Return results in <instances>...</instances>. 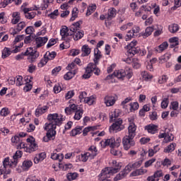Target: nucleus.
<instances>
[{
    "instance_id": "nucleus-41",
    "label": "nucleus",
    "mask_w": 181,
    "mask_h": 181,
    "mask_svg": "<svg viewBox=\"0 0 181 181\" xmlns=\"http://www.w3.org/2000/svg\"><path fill=\"white\" fill-rule=\"evenodd\" d=\"M175 148H176V144L172 143L164 149V152L167 153L173 152V151H175Z\"/></svg>"
},
{
    "instance_id": "nucleus-40",
    "label": "nucleus",
    "mask_w": 181,
    "mask_h": 181,
    "mask_svg": "<svg viewBox=\"0 0 181 181\" xmlns=\"http://www.w3.org/2000/svg\"><path fill=\"white\" fill-rule=\"evenodd\" d=\"M153 26L147 27L145 30V33L143 34L144 37H148V36H151L152 33L153 32Z\"/></svg>"
},
{
    "instance_id": "nucleus-56",
    "label": "nucleus",
    "mask_w": 181,
    "mask_h": 181,
    "mask_svg": "<svg viewBox=\"0 0 181 181\" xmlns=\"http://www.w3.org/2000/svg\"><path fill=\"white\" fill-rule=\"evenodd\" d=\"M25 28H26V23L25 21L20 22L16 27V28L18 29L19 32L23 30Z\"/></svg>"
},
{
    "instance_id": "nucleus-18",
    "label": "nucleus",
    "mask_w": 181,
    "mask_h": 181,
    "mask_svg": "<svg viewBox=\"0 0 181 181\" xmlns=\"http://www.w3.org/2000/svg\"><path fill=\"white\" fill-rule=\"evenodd\" d=\"M111 175L112 174H111L108 170L104 168L99 175V181H111V180H110Z\"/></svg>"
},
{
    "instance_id": "nucleus-21",
    "label": "nucleus",
    "mask_w": 181,
    "mask_h": 181,
    "mask_svg": "<svg viewBox=\"0 0 181 181\" xmlns=\"http://www.w3.org/2000/svg\"><path fill=\"white\" fill-rule=\"evenodd\" d=\"M49 40L47 37H38L35 39L36 47H42V46H45L46 43Z\"/></svg>"
},
{
    "instance_id": "nucleus-2",
    "label": "nucleus",
    "mask_w": 181,
    "mask_h": 181,
    "mask_svg": "<svg viewBox=\"0 0 181 181\" xmlns=\"http://www.w3.org/2000/svg\"><path fill=\"white\" fill-rule=\"evenodd\" d=\"M24 56H28V59L32 63L39 57V52L32 47H28L25 53L17 55L16 57V60H22Z\"/></svg>"
},
{
    "instance_id": "nucleus-28",
    "label": "nucleus",
    "mask_w": 181,
    "mask_h": 181,
    "mask_svg": "<svg viewBox=\"0 0 181 181\" xmlns=\"http://www.w3.org/2000/svg\"><path fill=\"white\" fill-rule=\"evenodd\" d=\"M89 158L90 159H91V156H90V154L86 152L77 156V160H78L79 162H87Z\"/></svg>"
},
{
    "instance_id": "nucleus-19",
    "label": "nucleus",
    "mask_w": 181,
    "mask_h": 181,
    "mask_svg": "<svg viewBox=\"0 0 181 181\" xmlns=\"http://www.w3.org/2000/svg\"><path fill=\"white\" fill-rule=\"evenodd\" d=\"M32 8H23V12H24L25 18L26 19L32 20L36 16V12L35 11H31Z\"/></svg>"
},
{
    "instance_id": "nucleus-48",
    "label": "nucleus",
    "mask_w": 181,
    "mask_h": 181,
    "mask_svg": "<svg viewBox=\"0 0 181 181\" xmlns=\"http://www.w3.org/2000/svg\"><path fill=\"white\" fill-rule=\"evenodd\" d=\"M95 129H97V127H95V126L86 127L83 131V134L84 136H86V135H87V134H88V132H90V131H95Z\"/></svg>"
},
{
    "instance_id": "nucleus-46",
    "label": "nucleus",
    "mask_w": 181,
    "mask_h": 181,
    "mask_svg": "<svg viewBox=\"0 0 181 181\" xmlns=\"http://www.w3.org/2000/svg\"><path fill=\"white\" fill-rule=\"evenodd\" d=\"M124 72H125V77H127V78L129 80V78H131L133 76L132 69L127 67L125 69Z\"/></svg>"
},
{
    "instance_id": "nucleus-34",
    "label": "nucleus",
    "mask_w": 181,
    "mask_h": 181,
    "mask_svg": "<svg viewBox=\"0 0 181 181\" xmlns=\"http://www.w3.org/2000/svg\"><path fill=\"white\" fill-rule=\"evenodd\" d=\"M141 74L144 81H149V80H152V75L149 74L146 71H141Z\"/></svg>"
},
{
    "instance_id": "nucleus-64",
    "label": "nucleus",
    "mask_w": 181,
    "mask_h": 181,
    "mask_svg": "<svg viewBox=\"0 0 181 181\" xmlns=\"http://www.w3.org/2000/svg\"><path fill=\"white\" fill-rule=\"evenodd\" d=\"M17 149H25V151H26V144L21 141L17 145H16Z\"/></svg>"
},
{
    "instance_id": "nucleus-55",
    "label": "nucleus",
    "mask_w": 181,
    "mask_h": 181,
    "mask_svg": "<svg viewBox=\"0 0 181 181\" xmlns=\"http://www.w3.org/2000/svg\"><path fill=\"white\" fill-rule=\"evenodd\" d=\"M170 110H173L174 111H177L179 108V103L175 101L172 102L170 105Z\"/></svg>"
},
{
    "instance_id": "nucleus-16",
    "label": "nucleus",
    "mask_w": 181,
    "mask_h": 181,
    "mask_svg": "<svg viewBox=\"0 0 181 181\" xmlns=\"http://www.w3.org/2000/svg\"><path fill=\"white\" fill-rule=\"evenodd\" d=\"M60 35L63 39V40H69L71 39V36H73V33L70 31V28H64L60 30Z\"/></svg>"
},
{
    "instance_id": "nucleus-27",
    "label": "nucleus",
    "mask_w": 181,
    "mask_h": 181,
    "mask_svg": "<svg viewBox=\"0 0 181 181\" xmlns=\"http://www.w3.org/2000/svg\"><path fill=\"white\" fill-rule=\"evenodd\" d=\"M116 15H117V9L112 7L108 9L106 18L107 19V21H111L113 18H115Z\"/></svg>"
},
{
    "instance_id": "nucleus-47",
    "label": "nucleus",
    "mask_w": 181,
    "mask_h": 181,
    "mask_svg": "<svg viewBox=\"0 0 181 181\" xmlns=\"http://www.w3.org/2000/svg\"><path fill=\"white\" fill-rule=\"evenodd\" d=\"M95 101V100L93 96L87 97L84 99V103H86V104H88V105H93Z\"/></svg>"
},
{
    "instance_id": "nucleus-30",
    "label": "nucleus",
    "mask_w": 181,
    "mask_h": 181,
    "mask_svg": "<svg viewBox=\"0 0 181 181\" xmlns=\"http://www.w3.org/2000/svg\"><path fill=\"white\" fill-rule=\"evenodd\" d=\"M32 165H33V163H32V160H25L23 162L21 168L24 170H29Z\"/></svg>"
},
{
    "instance_id": "nucleus-14",
    "label": "nucleus",
    "mask_w": 181,
    "mask_h": 181,
    "mask_svg": "<svg viewBox=\"0 0 181 181\" xmlns=\"http://www.w3.org/2000/svg\"><path fill=\"white\" fill-rule=\"evenodd\" d=\"M23 46V44H21L20 46L16 47V49L13 51H11L9 48L5 47L2 51V59H6V57L11 56V53H18L19 52V49Z\"/></svg>"
},
{
    "instance_id": "nucleus-12",
    "label": "nucleus",
    "mask_w": 181,
    "mask_h": 181,
    "mask_svg": "<svg viewBox=\"0 0 181 181\" xmlns=\"http://www.w3.org/2000/svg\"><path fill=\"white\" fill-rule=\"evenodd\" d=\"M27 142L28 146L25 148V152H28V153H32V152H35V151H37V144L35 142V139L28 138L27 139Z\"/></svg>"
},
{
    "instance_id": "nucleus-44",
    "label": "nucleus",
    "mask_w": 181,
    "mask_h": 181,
    "mask_svg": "<svg viewBox=\"0 0 181 181\" xmlns=\"http://www.w3.org/2000/svg\"><path fill=\"white\" fill-rule=\"evenodd\" d=\"M95 9H97V6H89L87 9L86 16H90V15H91V13H93L95 11Z\"/></svg>"
},
{
    "instance_id": "nucleus-6",
    "label": "nucleus",
    "mask_w": 181,
    "mask_h": 181,
    "mask_svg": "<svg viewBox=\"0 0 181 181\" xmlns=\"http://www.w3.org/2000/svg\"><path fill=\"white\" fill-rule=\"evenodd\" d=\"M63 115H59L57 113L49 114L47 115V120L49 122L54 124V125H62V122H63Z\"/></svg>"
},
{
    "instance_id": "nucleus-23",
    "label": "nucleus",
    "mask_w": 181,
    "mask_h": 181,
    "mask_svg": "<svg viewBox=\"0 0 181 181\" xmlns=\"http://www.w3.org/2000/svg\"><path fill=\"white\" fill-rule=\"evenodd\" d=\"M119 114H121V112L119 109H115L114 111L111 112L110 113V122H112L114 121H116V119H118V117H119Z\"/></svg>"
},
{
    "instance_id": "nucleus-4",
    "label": "nucleus",
    "mask_w": 181,
    "mask_h": 181,
    "mask_svg": "<svg viewBox=\"0 0 181 181\" xmlns=\"http://www.w3.org/2000/svg\"><path fill=\"white\" fill-rule=\"evenodd\" d=\"M93 72L95 76H100V69L97 67V64L90 63L86 69L85 74L83 75V78H90L93 76Z\"/></svg>"
},
{
    "instance_id": "nucleus-1",
    "label": "nucleus",
    "mask_w": 181,
    "mask_h": 181,
    "mask_svg": "<svg viewBox=\"0 0 181 181\" xmlns=\"http://www.w3.org/2000/svg\"><path fill=\"white\" fill-rule=\"evenodd\" d=\"M56 127H57V125L50 122L49 123H45L44 129L45 131H47V134L46 136L43 137L44 142H49V141L53 139V137L56 136Z\"/></svg>"
},
{
    "instance_id": "nucleus-15",
    "label": "nucleus",
    "mask_w": 181,
    "mask_h": 181,
    "mask_svg": "<svg viewBox=\"0 0 181 181\" xmlns=\"http://www.w3.org/2000/svg\"><path fill=\"white\" fill-rule=\"evenodd\" d=\"M113 76L119 78V80H124V78H125V70L119 69V70L115 71L113 73V74L107 76L106 77V80H110V78H112Z\"/></svg>"
},
{
    "instance_id": "nucleus-5",
    "label": "nucleus",
    "mask_w": 181,
    "mask_h": 181,
    "mask_svg": "<svg viewBox=\"0 0 181 181\" xmlns=\"http://www.w3.org/2000/svg\"><path fill=\"white\" fill-rule=\"evenodd\" d=\"M101 146L105 148V146H110V148H119L121 144V138H117L116 140L115 138L112 137L107 139L105 141L100 142Z\"/></svg>"
},
{
    "instance_id": "nucleus-11",
    "label": "nucleus",
    "mask_w": 181,
    "mask_h": 181,
    "mask_svg": "<svg viewBox=\"0 0 181 181\" xmlns=\"http://www.w3.org/2000/svg\"><path fill=\"white\" fill-rule=\"evenodd\" d=\"M136 45H138V41L133 40L127 46V53L129 56H134L136 53H139L136 49Z\"/></svg>"
},
{
    "instance_id": "nucleus-25",
    "label": "nucleus",
    "mask_w": 181,
    "mask_h": 181,
    "mask_svg": "<svg viewBox=\"0 0 181 181\" xmlns=\"http://www.w3.org/2000/svg\"><path fill=\"white\" fill-rule=\"evenodd\" d=\"M148 173V170L144 168V167H141L140 169H137L134 171H133L130 175L131 176H141V175H145V173Z\"/></svg>"
},
{
    "instance_id": "nucleus-37",
    "label": "nucleus",
    "mask_w": 181,
    "mask_h": 181,
    "mask_svg": "<svg viewBox=\"0 0 181 181\" xmlns=\"http://www.w3.org/2000/svg\"><path fill=\"white\" fill-rule=\"evenodd\" d=\"M84 111L82 109H78L75 112V115L74 117V119L76 121H79V119H81V117H83Z\"/></svg>"
},
{
    "instance_id": "nucleus-43",
    "label": "nucleus",
    "mask_w": 181,
    "mask_h": 181,
    "mask_svg": "<svg viewBox=\"0 0 181 181\" xmlns=\"http://www.w3.org/2000/svg\"><path fill=\"white\" fill-rule=\"evenodd\" d=\"M66 177L70 181L76 180L78 177V174L77 173H70L67 174Z\"/></svg>"
},
{
    "instance_id": "nucleus-49",
    "label": "nucleus",
    "mask_w": 181,
    "mask_h": 181,
    "mask_svg": "<svg viewBox=\"0 0 181 181\" xmlns=\"http://www.w3.org/2000/svg\"><path fill=\"white\" fill-rule=\"evenodd\" d=\"M126 176L127 174H125V172L122 170L116 175V177L114 178V180H121V179H124V177H125Z\"/></svg>"
},
{
    "instance_id": "nucleus-59",
    "label": "nucleus",
    "mask_w": 181,
    "mask_h": 181,
    "mask_svg": "<svg viewBox=\"0 0 181 181\" xmlns=\"http://www.w3.org/2000/svg\"><path fill=\"white\" fill-rule=\"evenodd\" d=\"M129 105L131 111H132V110L133 111H136V110H138L139 108V104H138L137 102L131 103Z\"/></svg>"
},
{
    "instance_id": "nucleus-38",
    "label": "nucleus",
    "mask_w": 181,
    "mask_h": 181,
    "mask_svg": "<svg viewBox=\"0 0 181 181\" xmlns=\"http://www.w3.org/2000/svg\"><path fill=\"white\" fill-rule=\"evenodd\" d=\"M77 73L76 70H73L72 71L67 72L64 76V80H71L74 77V75Z\"/></svg>"
},
{
    "instance_id": "nucleus-33",
    "label": "nucleus",
    "mask_w": 181,
    "mask_h": 181,
    "mask_svg": "<svg viewBox=\"0 0 181 181\" xmlns=\"http://www.w3.org/2000/svg\"><path fill=\"white\" fill-rule=\"evenodd\" d=\"M118 147H112L110 149V153L112 155H114V156H118V158H121L122 156V153L120 151V150H118Z\"/></svg>"
},
{
    "instance_id": "nucleus-39",
    "label": "nucleus",
    "mask_w": 181,
    "mask_h": 181,
    "mask_svg": "<svg viewBox=\"0 0 181 181\" xmlns=\"http://www.w3.org/2000/svg\"><path fill=\"white\" fill-rule=\"evenodd\" d=\"M169 31L170 33H176L179 30V25L174 23L168 26Z\"/></svg>"
},
{
    "instance_id": "nucleus-29",
    "label": "nucleus",
    "mask_w": 181,
    "mask_h": 181,
    "mask_svg": "<svg viewBox=\"0 0 181 181\" xmlns=\"http://www.w3.org/2000/svg\"><path fill=\"white\" fill-rule=\"evenodd\" d=\"M169 42H170V47H171V49L176 47V46H179V38L177 37L170 38Z\"/></svg>"
},
{
    "instance_id": "nucleus-3",
    "label": "nucleus",
    "mask_w": 181,
    "mask_h": 181,
    "mask_svg": "<svg viewBox=\"0 0 181 181\" xmlns=\"http://www.w3.org/2000/svg\"><path fill=\"white\" fill-rule=\"evenodd\" d=\"M74 40H80L84 36V31L80 30V23L76 22L70 26Z\"/></svg>"
},
{
    "instance_id": "nucleus-60",
    "label": "nucleus",
    "mask_w": 181,
    "mask_h": 181,
    "mask_svg": "<svg viewBox=\"0 0 181 181\" xmlns=\"http://www.w3.org/2000/svg\"><path fill=\"white\" fill-rule=\"evenodd\" d=\"M132 169H134L132 164H129L124 168L123 172H124V173L127 176V175H128V173H129V172H131V170H132Z\"/></svg>"
},
{
    "instance_id": "nucleus-24",
    "label": "nucleus",
    "mask_w": 181,
    "mask_h": 181,
    "mask_svg": "<svg viewBox=\"0 0 181 181\" xmlns=\"http://www.w3.org/2000/svg\"><path fill=\"white\" fill-rule=\"evenodd\" d=\"M145 129L146 132H148V134H157L158 132V126L155 124H148L145 127Z\"/></svg>"
},
{
    "instance_id": "nucleus-8",
    "label": "nucleus",
    "mask_w": 181,
    "mask_h": 181,
    "mask_svg": "<svg viewBox=\"0 0 181 181\" xmlns=\"http://www.w3.org/2000/svg\"><path fill=\"white\" fill-rule=\"evenodd\" d=\"M113 121H115V122L110 127V132H119V131H122V129H124L122 119L119 118Z\"/></svg>"
},
{
    "instance_id": "nucleus-62",
    "label": "nucleus",
    "mask_w": 181,
    "mask_h": 181,
    "mask_svg": "<svg viewBox=\"0 0 181 181\" xmlns=\"http://www.w3.org/2000/svg\"><path fill=\"white\" fill-rule=\"evenodd\" d=\"M49 18L51 19H56L57 16H59V10H54L53 12H52L50 14L48 15Z\"/></svg>"
},
{
    "instance_id": "nucleus-31",
    "label": "nucleus",
    "mask_w": 181,
    "mask_h": 181,
    "mask_svg": "<svg viewBox=\"0 0 181 181\" xmlns=\"http://www.w3.org/2000/svg\"><path fill=\"white\" fill-rule=\"evenodd\" d=\"M81 50L83 57L88 56L90 53H91V48H90V47H88L87 45H83L81 48Z\"/></svg>"
},
{
    "instance_id": "nucleus-42",
    "label": "nucleus",
    "mask_w": 181,
    "mask_h": 181,
    "mask_svg": "<svg viewBox=\"0 0 181 181\" xmlns=\"http://www.w3.org/2000/svg\"><path fill=\"white\" fill-rule=\"evenodd\" d=\"M56 52H49L47 51L45 54V57L49 60H53V59H54V57H56Z\"/></svg>"
},
{
    "instance_id": "nucleus-36",
    "label": "nucleus",
    "mask_w": 181,
    "mask_h": 181,
    "mask_svg": "<svg viewBox=\"0 0 181 181\" xmlns=\"http://www.w3.org/2000/svg\"><path fill=\"white\" fill-rule=\"evenodd\" d=\"M94 54H95L94 63L97 64L98 63V60L101 59V51H100L98 48H95L94 51Z\"/></svg>"
},
{
    "instance_id": "nucleus-57",
    "label": "nucleus",
    "mask_w": 181,
    "mask_h": 181,
    "mask_svg": "<svg viewBox=\"0 0 181 181\" xmlns=\"http://www.w3.org/2000/svg\"><path fill=\"white\" fill-rule=\"evenodd\" d=\"M16 86H22L23 84V78L22 76H18L16 77Z\"/></svg>"
},
{
    "instance_id": "nucleus-13",
    "label": "nucleus",
    "mask_w": 181,
    "mask_h": 181,
    "mask_svg": "<svg viewBox=\"0 0 181 181\" xmlns=\"http://www.w3.org/2000/svg\"><path fill=\"white\" fill-rule=\"evenodd\" d=\"M139 32H141V28L136 25L134 26L132 30H129L127 33L126 40H129V39H132V37L139 36Z\"/></svg>"
},
{
    "instance_id": "nucleus-54",
    "label": "nucleus",
    "mask_w": 181,
    "mask_h": 181,
    "mask_svg": "<svg viewBox=\"0 0 181 181\" xmlns=\"http://www.w3.org/2000/svg\"><path fill=\"white\" fill-rule=\"evenodd\" d=\"M80 134H81V127H78V128L74 129L71 132V136H76V135H78Z\"/></svg>"
},
{
    "instance_id": "nucleus-20",
    "label": "nucleus",
    "mask_w": 181,
    "mask_h": 181,
    "mask_svg": "<svg viewBox=\"0 0 181 181\" xmlns=\"http://www.w3.org/2000/svg\"><path fill=\"white\" fill-rule=\"evenodd\" d=\"M104 101L106 107H112L117 100H115V97L107 95L104 98Z\"/></svg>"
},
{
    "instance_id": "nucleus-61",
    "label": "nucleus",
    "mask_w": 181,
    "mask_h": 181,
    "mask_svg": "<svg viewBox=\"0 0 181 181\" xmlns=\"http://www.w3.org/2000/svg\"><path fill=\"white\" fill-rule=\"evenodd\" d=\"M47 62H49V59L46 58L45 56H44V58H42L40 62L38 64V67H43V66H45V64H47Z\"/></svg>"
},
{
    "instance_id": "nucleus-17",
    "label": "nucleus",
    "mask_w": 181,
    "mask_h": 181,
    "mask_svg": "<svg viewBox=\"0 0 181 181\" xmlns=\"http://www.w3.org/2000/svg\"><path fill=\"white\" fill-rule=\"evenodd\" d=\"M23 153L21 151H17L16 153L13 156V160H11V163L10 164V168H16L18 165V159L22 158Z\"/></svg>"
},
{
    "instance_id": "nucleus-45",
    "label": "nucleus",
    "mask_w": 181,
    "mask_h": 181,
    "mask_svg": "<svg viewBox=\"0 0 181 181\" xmlns=\"http://www.w3.org/2000/svg\"><path fill=\"white\" fill-rule=\"evenodd\" d=\"M12 160L9 161V157L4 158L3 160V169H8V166H11Z\"/></svg>"
},
{
    "instance_id": "nucleus-35",
    "label": "nucleus",
    "mask_w": 181,
    "mask_h": 181,
    "mask_svg": "<svg viewBox=\"0 0 181 181\" xmlns=\"http://www.w3.org/2000/svg\"><path fill=\"white\" fill-rule=\"evenodd\" d=\"M63 154L62 153H52L51 154V159H53L54 160H59V162H62L63 160Z\"/></svg>"
},
{
    "instance_id": "nucleus-10",
    "label": "nucleus",
    "mask_w": 181,
    "mask_h": 181,
    "mask_svg": "<svg viewBox=\"0 0 181 181\" xmlns=\"http://www.w3.org/2000/svg\"><path fill=\"white\" fill-rule=\"evenodd\" d=\"M112 163L113 167H107L105 169L107 170L111 175L118 173V172H119V170L121 169V167L122 166V163H117V160H113Z\"/></svg>"
},
{
    "instance_id": "nucleus-50",
    "label": "nucleus",
    "mask_w": 181,
    "mask_h": 181,
    "mask_svg": "<svg viewBox=\"0 0 181 181\" xmlns=\"http://www.w3.org/2000/svg\"><path fill=\"white\" fill-rule=\"evenodd\" d=\"M155 162H156V158H151L146 161L144 163V168H149V166H152Z\"/></svg>"
},
{
    "instance_id": "nucleus-9",
    "label": "nucleus",
    "mask_w": 181,
    "mask_h": 181,
    "mask_svg": "<svg viewBox=\"0 0 181 181\" xmlns=\"http://www.w3.org/2000/svg\"><path fill=\"white\" fill-rule=\"evenodd\" d=\"M122 144L125 151H128L129 149H131L132 146H135V141H134V137H130L129 136H125L123 138Z\"/></svg>"
},
{
    "instance_id": "nucleus-32",
    "label": "nucleus",
    "mask_w": 181,
    "mask_h": 181,
    "mask_svg": "<svg viewBox=\"0 0 181 181\" xmlns=\"http://www.w3.org/2000/svg\"><path fill=\"white\" fill-rule=\"evenodd\" d=\"M168 46L169 44H168V42H164L156 49V52H158V53H162L163 50H166V49H168Z\"/></svg>"
},
{
    "instance_id": "nucleus-53",
    "label": "nucleus",
    "mask_w": 181,
    "mask_h": 181,
    "mask_svg": "<svg viewBox=\"0 0 181 181\" xmlns=\"http://www.w3.org/2000/svg\"><path fill=\"white\" fill-rule=\"evenodd\" d=\"M9 109L8 107H4L0 112V115L1 117H6L7 115H9Z\"/></svg>"
},
{
    "instance_id": "nucleus-52",
    "label": "nucleus",
    "mask_w": 181,
    "mask_h": 181,
    "mask_svg": "<svg viewBox=\"0 0 181 181\" xmlns=\"http://www.w3.org/2000/svg\"><path fill=\"white\" fill-rule=\"evenodd\" d=\"M175 139V137L173 136L172 134L168 133L165 135V137L164 139V141L168 143V142H172V141H173V139Z\"/></svg>"
},
{
    "instance_id": "nucleus-51",
    "label": "nucleus",
    "mask_w": 181,
    "mask_h": 181,
    "mask_svg": "<svg viewBox=\"0 0 181 181\" xmlns=\"http://www.w3.org/2000/svg\"><path fill=\"white\" fill-rule=\"evenodd\" d=\"M169 78L166 75H163L158 78L159 84H165Z\"/></svg>"
},
{
    "instance_id": "nucleus-22",
    "label": "nucleus",
    "mask_w": 181,
    "mask_h": 181,
    "mask_svg": "<svg viewBox=\"0 0 181 181\" xmlns=\"http://www.w3.org/2000/svg\"><path fill=\"white\" fill-rule=\"evenodd\" d=\"M86 153L89 154L90 159H94V158L98 155V149H97V146H90Z\"/></svg>"
},
{
    "instance_id": "nucleus-58",
    "label": "nucleus",
    "mask_w": 181,
    "mask_h": 181,
    "mask_svg": "<svg viewBox=\"0 0 181 181\" xmlns=\"http://www.w3.org/2000/svg\"><path fill=\"white\" fill-rule=\"evenodd\" d=\"M67 70H69V71H71V70H76V73H77V65L74 63L72 62L71 64H69L67 67H66Z\"/></svg>"
},
{
    "instance_id": "nucleus-63",
    "label": "nucleus",
    "mask_w": 181,
    "mask_h": 181,
    "mask_svg": "<svg viewBox=\"0 0 181 181\" xmlns=\"http://www.w3.org/2000/svg\"><path fill=\"white\" fill-rule=\"evenodd\" d=\"M169 105V99L164 98L163 101L161 102V108H168V106Z\"/></svg>"
},
{
    "instance_id": "nucleus-26",
    "label": "nucleus",
    "mask_w": 181,
    "mask_h": 181,
    "mask_svg": "<svg viewBox=\"0 0 181 181\" xmlns=\"http://www.w3.org/2000/svg\"><path fill=\"white\" fill-rule=\"evenodd\" d=\"M46 159V153H40L38 154H36L34 158V163H39V162H42V160H45Z\"/></svg>"
},
{
    "instance_id": "nucleus-7",
    "label": "nucleus",
    "mask_w": 181,
    "mask_h": 181,
    "mask_svg": "<svg viewBox=\"0 0 181 181\" xmlns=\"http://www.w3.org/2000/svg\"><path fill=\"white\" fill-rule=\"evenodd\" d=\"M129 121V127H128V135L130 138H135L136 135V125L134 122V117L128 118Z\"/></svg>"
}]
</instances>
